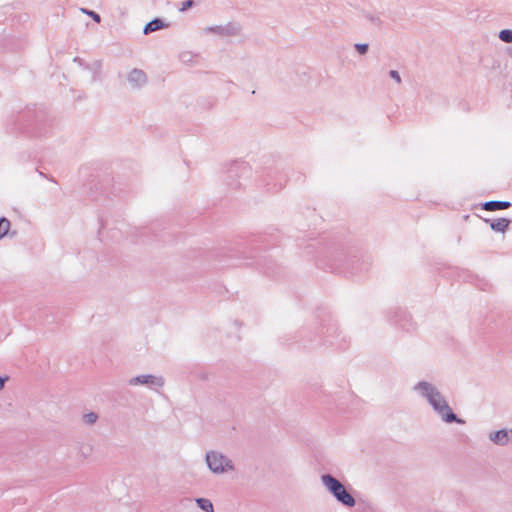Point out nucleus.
Segmentation results:
<instances>
[{"instance_id": "obj_1", "label": "nucleus", "mask_w": 512, "mask_h": 512, "mask_svg": "<svg viewBox=\"0 0 512 512\" xmlns=\"http://www.w3.org/2000/svg\"><path fill=\"white\" fill-rule=\"evenodd\" d=\"M415 390L427 399L434 410L447 423L456 422L464 424V420L458 418L449 407L443 395L430 383L422 381L415 386Z\"/></svg>"}, {"instance_id": "obj_3", "label": "nucleus", "mask_w": 512, "mask_h": 512, "mask_svg": "<svg viewBox=\"0 0 512 512\" xmlns=\"http://www.w3.org/2000/svg\"><path fill=\"white\" fill-rule=\"evenodd\" d=\"M206 463L215 474H222L234 468L232 461L228 457L216 451L206 453Z\"/></svg>"}, {"instance_id": "obj_10", "label": "nucleus", "mask_w": 512, "mask_h": 512, "mask_svg": "<svg viewBox=\"0 0 512 512\" xmlns=\"http://www.w3.org/2000/svg\"><path fill=\"white\" fill-rule=\"evenodd\" d=\"M165 27V24L163 23V21L159 18H156L152 21H150L149 23L146 24V26L144 27V34H150L152 32H155V31H158L162 28Z\"/></svg>"}, {"instance_id": "obj_8", "label": "nucleus", "mask_w": 512, "mask_h": 512, "mask_svg": "<svg viewBox=\"0 0 512 512\" xmlns=\"http://www.w3.org/2000/svg\"><path fill=\"white\" fill-rule=\"evenodd\" d=\"M511 205L512 204L508 201H487L482 207L486 211H498L508 209Z\"/></svg>"}, {"instance_id": "obj_18", "label": "nucleus", "mask_w": 512, "mask_h": 512, "mask_svg": "<svg viewBox=\"0 0 512 512\" xmlns=\"http://www.w3.org/2000/svg\"><path fill=\"white\" fill-rule=\"evenodd\" d=\"M86 13L88 15H90L93 18L94 21H96L98 23L100 22L101 18L99 16V14H97L96 12H94V11H86Z\"/></svg>"}, {"instance_id": "obj_17", "label": "nucleus", "mask_w": 512, "mask_h": 512, "mask_svg": "<svg viewBox=\"0 0 512 512\" xmlns=\"http://www.w3.org/2000/svg\"><path fill=\"white\" fill-rule=\"evenodd\" d=\"M389 76H390L392 79H394L398 84H400V83H401V81H402V80H401V77H400V74H399V73H398V71H396V70H391V71L389 72Z\"/></svg>"}, {"instance_id": "obj_9", "label": "nucleus", "mask_w": 512, "mask_h": 512, "mask_svg": "<svg viewBox=\"0 0 512 512\" xmlns=\"http://www.w3.org/2000/svg\"><path fill=\"white\" fill-rule=\"evenodd\" d=\"M510 220L506 218H499L496 220L490 221V227L492 230L496 232H505L509 227Z\"/></svg>"}, {"instance_id": "obj_20", "label": "nucleus", "mask_w": 512, "mask_h": 512, "mask_svg": "<svg viewBox=\"0 0 512 512\" xmlns=\"http://www.w3.org/2000/svg\"><path fill=\"white\" fill-rule=\"evenodd\" d=\"M371 21H376L379 24V18H371Z\"/></svg>"}, {"instance_id": "obj_6", "label": "nucleus", "mask_w": 512, "mask_h": 512, "mask_svg": "<svg viewBox=\"0 0 512 512\" xmlns=\"http://www.w3.org/2000/svg\"><path fill=\"white\" fill-rule=\"evenodd\" d=\"M129 384L132 386L135 385H155L161 387L164 384V381L161 377H156L153 375H140L137 377H133L129 380Z\"/></svg>"}, {"instance_id": "obj_21", "label": "nucleus", "mask_w": 512, "mask_h": 512, "mask_svg": "<svg viewBox=\"0 0 512 512\" xmlns=\"http://www.w3.org/2000/svg\"><path fill=\"white\" fill-rule=\"evenodd\" d=\"M509 54H510V57L512 58V49L510 50Z\"/></svg>"}, {"instance_id": "obj_2", "label": "nucleus", "mask_w": 512, "mask_h": 512, "mask_svg": "<svg viewBox=\"0 0 512 512\" xmlns=\"http://www.w3.org/2000/svg\"><path fill=\"white\" fill-rule=\"evenodd\" d=\"M321 480L326 489L336 498L338 502L346 507L355 505L354 497L346 490L344 485L330 474L321 476Z\"/></svg>"}, {"instance_id": "obj_5", "label": "nucleus", "mask_w": 512, "mask_h": 512, "mask_svg": "<svg viewBox=\"0 0 512 512\" xmlns=\"http://www.w3.org/2000/svg\"><path fill=\"white\" fill-rule=\"evenodd\" d=\"M489 439L499 446L507 445L512 442V429H502L489 434Z\"/></svg>"}, {"instance_id": "obj_14", "label": "nucleus", "mask_w": 512, "mask_h": 512, "mask_svg": "<svg viewBox=\"0 0 512 512\" xmlns=\"http://www.w3.org/2000/svg\"><path fill=\"white\" fill-rule=\"evenodd\" d=\"M97 419H98V415L94 412L84 414V416H83L84 422L88 425L94 424L97 421Z\"/></svg>"}, {"instance_id": "obj_7", "label": "nucleus", "mask_w": 512, "mask_h": 512, "mask_svg": "<svg viewBox=\"0 0 512 512\" xmlns=\"http://www.w3.org/2000/svg\"><path fill=\"white\" fill-rule=\"evenodd\" d=\"M128 81L134 88H140L147 82L146 73L140 69H133L128 75Z\"/></svg>"}, {"instance_id": "obj_4", "label": "nucleus", "mask_w": 512, "mask_h": 512, "mask_svg": "<svg viewBox=\"0 0 512 512\" xmlns=\"http://www.w3.org/2000/svg\"><path fill=\"white\" fill-rule=\"evenodd\" d=\"M241 31V26L238 23L230 22L226 25L212 26L206 28V32L214 33L220 36H237Z\"/></svg>"}, {"instance_id": "obj_12", "label": "nucleus", "mask_w": 512, "mask_h": 512, "mask_svg": "<svg viewBox=\"0 0 512 512\" xmlns=\"http://www.w3.org/2000/svg\"><path fill=\"white\" fill-rule=\"evenodd\" d=\"M9 229L10 221L5 217L0 218V239L8 233Z\"/></svg>"}, {"instance_id": "obj_15", "label": "nucleus", "mask_w": 512, "mask_h": 512, "mask_svg": "<svg viewBox=\"0 0 512 512\" xmlns=\"http://www.w3.org/2000/svg\"><path fill=\"white\" fill-rule=\"evenodd\" d=\"M194 0H185L181 3L180 11L185 12L186 10L192 8L194 6Z\"/></svg>"}, {"instance_id": "obj_16", "label": "nucleus", "mask_w": 512, "mask_h": 512, "mask_svg": "<svg viewBox=\"0 0 512 512\" xmlns=\"http://www.w3.org/2000/svg\"><path fill=\"white\" fill-rule=\"evenodd\" d=\"M355 49L357 50V52L361 55H364L367 53L368 49H369V46L368 44H355Z\"/></svg>"}, {"instance_id": "obj_11", "label": "nucleus", "mask_w": 512, "mask_h": 512, "mask_svg": "<svg viewBox=\"0 0 512 512\" xmlns=\"http://www.w3.org/2000/svg\"><path fill=\"white\" fill-rule=\"evenodd\" d=\"M196 503L200 509L205 512H214L213 504L209 499L197 498Z\"/></svg>"}, {"instance_id": "obj_13", "label": "nucleus", "mask_w": 512, "mask_h": 512, "mask_svg": "<svg viewBox=\"0 0 512 512\" xmlns=\"http://www.w3.org/2000/svg\"><path fill=\"white\" fill-rule=\"evenodd\" d=\"M499 38L501 41L505 43H512V30L504 29L499 33Z\"/></svg>"}, {"instance_id": "obj_19", "label": "nucleus", "mask_w": 512, "mask_h": 512, "mask_svg": "<svg viewBox=\"0 0 512 512\" xmlns=\"http://www.w3.org/2000/svg\"><path fill=\"white\" fill-rule=\"evenodd\" d=\"M7 380L8 377H0V390L4 387V384Z\"/></svg>"}]
</instances>
